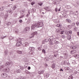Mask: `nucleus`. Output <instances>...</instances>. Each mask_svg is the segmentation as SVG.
<instances>
[{
	"label": "nucleus",
	"mask_w": 79,
	"mask_h": 79,
	"mask_svg": "<svg viewBox=\"0 0 79 79\" xmlns=\"http://www.w3.org/2000/svg\"><path fill=\"white\" fill-rule=\"evenodd\" d=\"M60 3V1L57 0V2H56V5H58Z\"/></svg>",
	"instance_id": "nucleus-60"
},
{
	"label": "nucleus",
	"mask_w": 79,
	"mask_h": 79,
	"mask_svg": "<svg viewBox=\"0 0 79 79\" xmlns=\"http://www.w3.org/2000/svg\"><path fill=\"white\" fill-rule=\"evenodd\" d=\"M67 62L64 60H63L61 62V64L62 65H63V64H64L65 65H66L67 64Z\"/></svg>",
	"instance_id": "nucleus-12"
},
{
	"label": "nucleus",
	"mask_w": 79,
	"mask_h": 79,
	"mask_svg": "<svg viewBox=\"0 0 79 79\" xmlns=\"http://www.w3.org/2000/svg\"><path fill=\"white\" fill-rule=\"evenodd\" d=\"M76 53V51L74 50H71L70 52V53L71 54H74V53Z\"/></svg>",
	"instance_id": "nucleus-13"
},
{
	"label": "nucleus",
	"mask_w": 79,
	"mask_h": 79,
	"mask_svg": "<svg viewBox=\"0 0 79 79\" xmlns=\"http://www.w3.org/2000/svg\"><path fill=\"white\" fill-rule=\"evenodd\" d=\"M0 16H4V13H3V12H1L0 14Z\"/></svg>",
	"instance_id": "nucleus-46"
},
{
	"label": "nucleus",
	"mask_w": 79,
	"mask_h": 79,
	"mask_svg": "<svg viewBox=\"0 0 79 79\" xmlns=\"http://www.w3.org/2000/svg\"><path fill=\"white\" fill-rule=\"evenodd\" d=\"M73 30L74 31H76L77 30V28L76 27H75L73 28Z\"/></svg>",
	"instance_id": "nucleus-48"
},
{
	"label": "nucleus",
	"mask_w": 79,
	"mask_h": 79,
	"mask_svg": "<svg viewBox=\"0 0 79 79\" xmlns=\"http://www.w3.org/2000/svg\"><path fill=\"white\" fill-rule=\"evenodd\" d=\"M29 45V44L27 42H26L24 43H23L22 44V45L24 47H27Z\"/></svg>",
	"instance_id": "nucleus-8"
},
{
	"label": "nucleus",
	"mask_w": 79,
	"mask_h": 79,
	"mask_svg": "<svg viewBox=\"0 0 79 79\" xmlns=\"http://www.w3.org/2000/svg\"><path fill=\"white\" fill-rule=\"evenodd\" d=\"M48 58L51 60H53V56L50 55L48 57Z\"/></svg>",
	"instance_id": "nucleus-23"
},
{
	"label": "nucleus",
	"mask_w": 79,
	"mask_h": 79,
	"mask_svg": "<svg viewBox=\"0 0 79 79\" xmlns=\"http://www.w3.org/2000/svg\"><path fill=\"white\" fill-rule=\"evenodd\" d=\"M34 4H35V2H32L31 3V5H33Z\"/></svg>",
	"instance_id": "nucleus-62"
},
{
	"label": "nucleus",
	"mask_w": 79,
	"mask_h": 79,
	"mask_svg": "<svg viewBox=\"0 0 79 79\" xmlns=\"http://www.w3.org/2000/svg\"><path fill=\"white\" fill-rule=\"evenodd\" d=\"M17 8V7L16 6H14L12 8V10H16Z\"/></svg>",
	"instance_id": "nucleus-28"
},
{
	"label": "nucleus",
	"mask_w": 79,
	"mask_h": 79,
	"mask_svg": "<svg viewBox=\"0 0 79 79\" xmlns=\"http://www.w3.org/2000/svg\"><path fill=\"white\" fill-rule=\"evenodd\" d=\"M78 15V11H76V13L74 14V15Z\"/></svg>",
	"instance_id": "nucleus-61"
},
{
	"label": "nucleus",
	"mask_w": 79,
	"mask_h": 79,
	"mask_svg": "<svg viewBox=\"0 0 79 79\" xmlns=\"http://www.w3.org/2000/svg\"><path fill=\"white\" fill-rule=\"evenodd\" d=\"M62 26V25L61 24H58L56 25V27H61Z\"/></svg>",
	"instance_id": "nucleus-32"
},
{
	"label": "nucleus",
	"mask_w": 79,
	"mask_h": 79,
	"mask_svg": "<svg viewBox=\"0 0 79 79\" xmlns=\"http://www.w3.org/2000/svg\"><path fill=\"white\" fill-rule=\"evenodd\" d=\"M24 15H21L19 17V18H23L24 16Z\"/></svg>",
	"instance_id": "nucleus-53"
},
{
	"label": "nucleus",
	"mask_w": 79,
	"mask_h": 79,
	"mask_svg": "<svg viewBox=\"0 0 79 79\" xmlns=\"http://www.w3.org/2000/svg\"><path fill=\"white\" fill-rule=\"evenodd\" d=\"M10 63L9 62H7L6 63L5 65L6 66L8 67L10 66Z\"/></svg>",
	"instance_id": "nucleus-20"
},
{
	"label": "nucleus",
	"mask_w": 79,
	"mask_h": 79,
	"mask_svg": "<svg viewBox=\"0 0 79 79\" xmlns=\"http://www.w3.org/2000/svg\"><path fill=\"white\" fill-rule=\"evenodd\" d=\"M65 8H66L67 9H69V6H65Z\"/></svg>",
	"instance_id": "nucleus-57"
},
{
	"label": "nucleus",
	"mask_w": 79,
	"mask_h": 79,
	"mask_svg": "<svg viewBox=\"0 0 79 79\" xmlns=\"http://www.w3.org/2000/svg\"><path fill=\"white\" fill-rule=\"evenodd\" d=\"M64 34L65 35H69V33L68 32V31H66L64 32Z\"/></svg>",
	"instance_id": "nucleus-27"
},
{
	"label": "nucleus",
	"mask_w": 79,
	"mask_h": 79,
	"mask_svg": "<svg viewBox=\"0 0 79 79\" xmlns=\"http://www.w3.org/2000/svg\"><path fill=\"white\" fill-rule=\"evenodd\" d=\"M17 52L18 53H19V54H21V53H22V52L21 51H17Z\"/></svg>",
	"instance_id": "nucleus-40"
},
{
	"label": "nucleus",
	"mask_w": 79,
	"mask_h": 79,
	"mask_svg": "<svg viewBox=\"0 0 79 79\" xmlns=\"http://www.w3.org/2000/svg\"><path fill=\"white\" fill-rule=\"evenodd\" d=\"M12 7H13V5L12 4H9L7 6V8L8 9H9V10H7L6 12L7 13H11V9Z\"/></svg>",
	"instance_id": "nucleus-3"
},
{
	"label": "nucleus",
	"mask_w": 79,
	"mask_h": 79,
	"mask_svg": "<svg viewBox=\"0 0 79 79\" xmlns=\"http://www.w3.org/2000/svg\"><path fill=\"white\" fill-rule=\"evenodd\" d=\"M5 9L4 6H1L0 7V11H3Z\"/></svg>",
	"instance_id": "nucleus-24"
},
{
	"label": "nucleus",
	"mask_w": 79,
	"mask_h": 79,
	"mask_svg": "<svg viewBox=\"0 0 79 79\" xmlns=\"http://www.w3.org/2000/svg\"><path fill=\"white\" fill-rule=\"evenodd\" d=\"M6 37V36H1V38L2 39H4V38H5V37Z\"/></svg>",
	"instance_id": "nucleus-58"
},
{
	"label": "nucleus",
	"mask_w": 79,
	"mask_h": 79,
	"mask_svg": "<svg viewBox=\"0 0 79 79\" xmlns=\"http://www.w3.org/2000/svg\"><path fill=\"white\" fill-rule=\"evenodd\" d=\"M33 51H30V52H29V53L30 55H33Z\"/></svg>",
	"instance_id": "nucleus-35"
},
{
	"label": "nucleus",
	"mask_w": 79,
	"mask_h": 79,
	"mask_svg": "<svg viewBox=\"0 0 79 79\" xmlns=\"http://www.w3.org/2000/svg\"><path fill=\"white\" fill-rule=\"evenodd\" d=\"M67 39H68V40H71V36L70 35H68L67 37Z\"/></svg>",
	"instance_id": "nucleus-22"
},
{
	"label": "nucleus",
	"mask_w": 79,
	"mask_h": 79,
	"mask_svg": "<svg viewBox=\"0 0 79 79\" xmlns=\"http://www.w3.org/2000/svg\"><path fill=\"white\" fill-rule=\"evenodd\" d=\"M70 47L71 49H73V50H74V49H76V47H75L74 46H71Z\"/></svg>",
	"instance_id": "nucleus-29"
},
{
	"label": "nucleus",
	"mask_w": 79,
	"mask_h": 79,
	"mask_svg": "<svg viewBox=\"0 0 79 79\" xmlns=\"http://www.w3.org/2000/svg\"><path fill=\"white\" fill-rule=\"evenodd\" d=\"M35 48L33 47H30L29 48V50L30 51H34Z\"/></svg>",
	"instance_id": "nucleus-14"
},
{
	"label": "nucleus",
	"mask_w": 79,
	"mask_h": 79,
	"mask_svg": "<svg viewBox=\"0 0 79 79\" xmlns=\"http://www.w3.org/2000/svg\"><path fill=\"white\" fill-rule=\"evenodd\" d=\"M38 49L40 51L42 50V48L40 47H39L38 48Z\"/></svg>",
	"instance_id": "nucleus-52"
},
{
	"label": "nucleus",
	"mask_w": 79,
	"mask_h": 79,
	"mask_svg": "<svg viewBox=\"0 0 79 79\" xmlns=\"http://www.w3.org/2000/svg\"><path fill=\"white\" fill-rule=\"evenodd\" d=\"M5 75V73H3L1 74V76H2V77H4V76Z\"/></svg>",
	"instance_id": "nucleus-63"
},
{
	"label": "nucleus",
	"mask_w": 79,
	"mask_h": 79,
	"mask_svg": "<svg viewBox=\"0 0 79 79\" xmlns=\"http://www.w3.org/2000/svg\"><path fill=\"white\" fill-rule=\"evenodd\" d=\"M51 39L49 38L48 39H45L44 40V41H43V43L44 42V44H45V42H49V40H50Z\"/></svg>",
	"instance_id": "nucleus-10"
},
{
	"label": "nucleus",
	"mask_w": 79,
	"mask_h": 79,
	"mask_svg": "<svg viewBox=\"0 0 79 79\" xmlns=\"http://www.w3.org/2000/svg\"><path fill=\"white\" fill-rule=\"evenodd\" d=\"M53 38L51 39L50 40H49V44L51 45H53L54 44V41H53Z\"/></svg>",
	"instance_id": "nucleus-6"
},
{
	"label": "nucleus",
	"mask_w": 79,
	"mask_h": 79,
	"mask_svg": "<svg viewBox=\"0 0 79 79\" xmlns=\"http://www.w3.org/2000/svg\"><path fill=\"white\" fill-rule=\"evenodd\" d=\"M61 37L63 39H65L66 38V36H65V35H63L61 36Z\"/></svg>",
	"instance_id": "nucleus-47"
},
{
	"label": "nucleus",
	"mask_w": 79,
	"mask_h": 79,
	"mask_svg": "<svg viewBox=\"0 0 79 79\" xmlns=\"http://www.w3.org/2000/svg\"><path fill=\"white\" fill-rule=\"evenodd\" d=\"M73 56H74V57H75V58H79V54L74 55H73Z\"/></svg>",
	"instance_id": "nucleus-21"
},
{
	"label": "nucleus",
	"mask_w": 79,
	"mask_h": 79,
	"mask_svg": "<svg viewBox=\"0 0 79 79\" xmlns=\"http://www.w3.org/2000/svg\"><path fill=\"white\" fill-rule=\"evenodd\" d=\"M38 34V33H37V31H35L34 32H33L31 34V35H33V36H34L35 35H37Z\"/></svg>",
	"instance_id": "nucleus-16"
},
{
	"label": "nucleus",
	"mask_w": 79,
	"mask_h": 79,
	"mask_svg": "<svg viewBox=\"0 0 79 79\" xmlns=\"http://www.w3.org/2000/svg\"><path fill=\"white\" fill-rule=\"evenodd\" d=\"M16 72L17 73H20V72H21V71L20 70V69H18L16 70Z\"/></svg>",
	"instance_id": "nucleus-49"
},
{
	"label": "nucleus",
	"mask_w": 79,
	"mask_h": 79,
	"mask_svg": "<svg viewBox=\"0 0 79 79\" xmlns=\"http://www.w3.org/2000/svg\"><path fill=\"white\" fill-rule=\"evenodd\" d=\"M64 32V31H60V34H63Z\"/></svg>",
	"instance_id": "nucleus-38"
},
{
	"label": "nucleus",
	"mask_w": 79,
	"mask_h": 79,
	"mask_svg": "<svg viewBox=\"0 0 79 79\" xmlns=\"http://www.w3.org/2000/svg\"><path fill=\"white\" fill-rule=\"evenodd\" d=\"M29 29H30V27H27L26 29H24L25 31H29Z\"/></svg>",
	"instance_id": "nucleus-19"
},
{
	"label": "nucleus",
	"mask_w": 79,
	"mask_h": 79,
	"mask_svg": "<svg viewBox=\"0 0 79 79\" xmlns=\"http://www.w3.org/2000/svg\"><path fill=\"white\" fill-rule=\"evenodd\" d=\"M60 31H64V28L63 27H60Z\"/></svg>",
	"instance_id": "nucleus-33"
},
{
	"label": "nucleus",
	"mask_w": 79,
	"mask_h": 79,
	"mask_svg": "<svg viewBox=\"0 0 79 79\" xmlns=\"http://www.w3.org/2000/svg\"><path fill=\"white\" fill-rule=\"evenodd\" d=\"M38 5H40V6H42L43 5V3L42 2H40L38 3Z\"/></svg>",
	"instance_id": "nucleus-41"
},
{
	"label": "nucleus",
	"mask_w": 79,
	"mask_h": 79,
	"mask_svg": "<svg viewBox=\"0 0 79 79\" xmlns=\"http://www.w3.org/2000/svg\"><path fill=\"white\" fill-rule=\"evenodd\" d=\"M25 73H26V74H31V75H32L33 76H34V73H31V72H29L27 71V70H25Z\"/></svg>",
	"instance_id": "nucleus-7"
},
{
	"label": "nucleus",
	"mask_w": 79,
	"mask_h": 79,
	"mask_svg": "<svg viewBox=\"0 0 79 79\" xmlns=\"http://www.w3.org/2000/svg\"><path fill=\"white\" fill-rule=\"evenodd\" d=\"M75 25V23H73L72 25H69L68 26V27H69V29H71L73 26H74Z\"/></svg>",
	"instance_id": "nucleus-11"
},
{
	"label": "nucleus",
	"mask_w": 79,
	"mask_h": 79,
	"mask_svg": "<svg viewBox=\"0 0 79 79\" xmlns=\"http://www.w3.org/2000/svg\"><path fill=\"white\" fill-rule=\"evenodd\" d=\"M4 71L6 73L10 72V69L8 68H6L4 70Z\"/></svg>",
	"instance_id": "nucleus-9"
},
{
	"label": "nucleus",
	"mask_w": 79,
	"mask_h": 79,
	"mask_svg": "<svg viewBox=\"0 0 79 79\" xmlns=\"http://www.w3.org/2000/svg\"><path fill=\"white\" fill-rule=\"evenodd\" d=\"M69 69V67H66L65 68V70L66 71H68Z\"/></svg>",
	"instance_id": "nucleus-55"
},
{
	"label": "nucleus",
	"mask_w": 79,
	"mask_h": 79,
	"mask_svg": "<svg viewBox=\"0 0 79 79\" xmlns=\"http://www.w3.org/2000/svg\"><path fill=\"white\" fill-rule=\"evenodd\" d=\"M20 68L21 70H23V69H24L25 68V67H23L22 66H20Z\"/></svg>",
	"instance_id": "nucleus-36"
},
{
	"label": "nucleus",
	"mask_w": 79,
	"mask_h": 79,
	"mask_svg": "<svg viewBox=\"0 0 79 79\" xmlns=\"http://www.w3.org/2000/svg\"><path fill=\"white\" fill-rule=\"evenodd\" d=\"M66 21L69 23H71V20L69 19H67Z\"/></svg>",
	"instance_id": "nucleus-25"
},
{
	"label": "nucleus",
	"mask_w": 79,
	"mask_h": 79,
	"mask_svg": "<svg viewBox=\"0 0 79 79\" xmlns=\"http://www.w3.org/2000/svg\"><path fill=\"white\" fill-rule=\"evenodd\" d=\"M69 32V34H72V32H73V31H72L71 30H69V31H68Z\"/></svg>",
	"instance_id": "nucleus-42"
},
{
	"label": "nucleus",
	"mask_w": 79,
	"mask_h": 79,
	"mask_svg": "<svg viewBox=\"0 0 79 79\" xmlns=\"http://www.w3.org/2000/svg\"><path fill=\"white\" fill-rule=\"evenodd\" d=\"M11 24V22H7L6 23V25L7 26H9V25H10Z\"/></svg>",
	"instance_id": "nucleus-34"
},
{
	"label": "nucleus",
	"mask_w": 79,
	"mask_h": 79,
	"mask_svg": "<svg viewBox=\"0 0 79 79\" xmlns=\"http://www.w3.org/2000/svg\"><path fill=\"white\" fill-rule=\"evenodd\" d=\"M72 4L73 5V6H75L76 8H77V5L75 4H74V3H73V4Z\"/></svg>",
	"instance_id": "nucleus-54"
},
{
	"label": "nucleus",
	"mask_w": 79,
	"mask_h": 79,
	"mask_svg": "<svg viewBox=\"0 0 79 79\" xmlns=\"http://www.w3.org/2000/svg\"><path fill=\"white\" fill-rule=\"evenodd\" d=\"M44 26V23L42 22H40L35 23L31 26V29L34 30L35 29H37L38 27H42Z\"/></svg>",
	"instance_id": "nucleus-1"
},
{
	"label": "nucleus",
	"mask_w": 79,
	"mask_h": 79,
	"mask_svg": "<svg viewBox=\"0 0 79 79\" xmlns=\"http://www.w3.org/2000/svg\"><path fill=\"white\" fill-rule=\"evenodd\" d=\"M56 32L57 33H60V30L59 29H57L56 31Z\"/></svg>",
	"instance_id": "nucleus-37"
},
{
	"label": "nucleus",
	"mask_w": 79,
	"mask_h": 79,
	"mask_svg": "<svg viewBox=\"0 0 79 79\" xmlns=\"http://www.w3.org/2000/svg\"><path fill=\"white\" fill-rule=\"evenodd\" d=\"M4 53L5 55H6L8 54V52L6 51H5Z\"/></svg>",
	"instance_id": "nucleus-59"
},
{
	"label": "nucleus",
	"mask_w": 79,
	"mask_h": 79,
	"mask_svg": "<svg viewBox=\"0 0 79 79\" xmlns=\"http://www.w3.org/2000/svg\"><path fill=\"white\" fill-rule=\"evenodd\" d=\"M8 14H6V15L5 16V19H6V18H8ZM6 18V19H5Z\"/></svg>",
	"instance_id": "nucleus-43"
},
{
	"label": "nucleus",
	"mask_w": 79,
	"mask_h": 79,
	"mask_svg": "<svg viewBox=\"0 0 79 79\" xmlns=\"http://www.w3.org/2000/svg\"><path fill=\"white\" fill-rule=\"evenodd\" d=\"M42 52L43 53H44V54H45V53H46V52H45V49H43L42 50Z\"/></svg>",
	"instance_id": "nucleus-39"
},
{
	"label": "nucleus",
	"mask_w": 79,
	"mask_h": 79,
	"mask_svg": "<svg viewBox=\"0 0 79 79\" xmlns=\"http://www.w3.org/2000/svg\"><path fill=\"white\" fill-rule=\"evenodd\" d=\"M49 76H50V74H49V73H47L46 75V76L47 77H48Z\"/></svg>",
	"instance_id": "nucleus-51"
},
{
	"label": "nucleus",
	"mask_w": 79,
	"mask_h": 79,
	"mask_svg": "<svg viewBox=\"0 0 79 79\" xmlns=\"http://www.w3.org/2000/svg\"><path fill=\"white\" fill-rule=\"evenodd\" d=\"M76 24L77 25V26H78L79 24V22H77L76 23Z\"/></svg>",
	"instance_id": "nucleus-64"
},
{
	"label": "nucleus",
	"mask_w": 79,
	"mask_h": 79,
	"mask_svg": "<svg viewBox=\"0 0 79 79\" xmlns=\"http://www.w3.org/2000/svg\"><path fill=\"white\" fill-rule=\"evenodd\" d=\"M57 0H55L53 2V4H54L55 5H56V2H57Z\"/></svg>",
	"instance_id": "nucleus-45"
},
{
	"label": "nucleus",
	"mask_w": 79,
	"mask_h": 79,
	"mask_svg": "<svg viewBox=\"0 0 79 79\" xmlns=\"http://www.w3.org/2000/svg\"><path fill=\"white\" fill-rule=\"evenodd\" d=\"M0 69H2V68H4V67H5V66L4 65H1V66H0Z\"/></svg>",
	"instance_id": "nucleus-50"
},
{
	"label": "nucleus",
	"mask_w": 79,
	"mask_h": 79,
	"mask_svg": "<svg viewBox=\"0 0 79 79\" xmlns=\"http://www.w3.org/2000/svg\"><path fill=\"white\" fill-rule=\"evenodd\" d=\"M17 42L16 44V46L17 47H19L21 46L22 44V42H21V39L19 38L17 40Z\"/></svg>",
	"instance_id": "nucleus-2"
},
{
	"label": "nucleus",
	"mask_w": 79,
	"mask_h": 79,
	"mask_svg": "<svg viewBox=\"0 0 79 79\" xmlns=\"http://www.w3.org/2000/svg\"><path fill=\"white\" fill-rule=\"evenodd\" d=\"M36 11V10L35 8H33L31 9V10H29L28 11V14H30V13H35Z\"/></svg>",
	"instance_id": "nucleus-4"
},
{
	"label": "nucleus",
	"mask_w": 79,
	"mask_h": 79,
	"mask_svg": "<svg viewBox=\"0 0 79 79\" xmlns=\"http://www.w3.org/2000/svg\"><path fill=\"white\" fill-rule=\"evenodd\" d=\"M38 73L39 74H43V73H44V70H43L39 71Z\"/></svg>",
	"instance_id": "nucleus-15"
},
{
	"label": "nucleus",
	"mask_w": 79,
	"mask_h": 79,
	"mask_svg": "<svg viewBox=\"0 0 79 79\" xmlns=\"http://www.w3.org/2000/svg\"><path fill=\"white\" fill-rule=\"evenodd\" d=\"M52 42H54V44H58L59 43V41H56V39L55 38H52Z\"/></svg>",
	"instance_id": "nucleus-5"
},
{
	"label": "nucleus",
	"mask_w": 79,
	"mask_h": 79,
	"mask_svg": "<svg viewBox=\"0 0 79 79\" xmlns=\"http://www.w3.org/2000/svg\"><path fill=\"white\" fill-rule=\"evenodd\" d=\"M59 55L58 54L56 53L54 54V56H52L53 57H54V58H57L58 57Z\"/></svg>",
	"instance_id": "nucleus-18"
},
{
	"label": "nucleus",
	"mask_w": 79,
	"mask_h": 79,
	"mask_svg": "<svg viewBox=\"0 0 79 79\" xmlns=\"http://www.w3.org/2000/svg\"><path fill=\"white\" fill-rule=\"evenodd\" d=\"M20 79H26V77L24 76H21L20 77Z\"/></svg>",
	"instance_id": "nucleus-30"
},
{
	"label": "nucleus",
	"mask_w": 79,
	"mask_h": 79,
	"mask_svg": "<svg viewBox=\"0 0 79 79\" xmlns=\"http://www.w3.org/2000/svg\"><path fill=\"white\" fill-rule=\"evenodd\" d=\"M8 76V75H7V74L5 73H4V77H6Z\"/></svg>",
	"instance_id": "nucleus-56"
},
{
	"label": "nucleus",
	"mask_w": 79,
	"mask_h": 79,
	"mask_svg": "<svg viewBox=\"0 0 79 79\" xmlns=\"http://www.w3.org/2000/svg\"><path fill=\"white\" fill-rule=\"evenodd\" d=\"M20 12L21 14H23L24 13V10H21Z\"/></svg>",
	"instance_id": "nucleus-44"
},
{
	"label": "nucleus",
	"mask_w": 79,
	"mask_h": 79,
	"mask_svg": "<svg viewBox=\"0 0 79 79\" xmlns=\"http://www.w3.org/2000/svg\"><path fill=\"white\" fill-rule=\"evenodd\" d=\"M51 67L52 69H54L55 68V63H53L52 64Z\"/></svg>",
	"instance_id": "nucleus-17"
},
{
	"label": "nucleus",
	"mask_w": 79,
	"mask_h": 79,
	"mask_svg": "<svg viewBox=\"0 0 79 79\" xmlns=\"http://www.w3.org/2000/svg\"><path fill=\"white\" fill-rule=\"evenodd\" d=\"M64 59V57L62 56H60L59 57V60H63Z\"/></svg>",
	"instance_id": "nucleus-26"
},
{
	"label": "nucleus",
	"mask_w": 79,
	"mask_h": 79,
	"mask_svg": "<svg viewBox=\"0 0 79 79\" xmlns=\"http://www.w3.org/2000/svg\"><path fill=\"white\" fill-rule=\"evenodd\" d=\"M74 77H73V76L72 75V74H71L70 75L69 77V78L70 79H73Z\"/></svg>",
	"instance_id": "nucleus-31"
}]
</instances>
